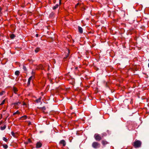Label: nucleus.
Listing matches in <instances>:
<instances>
[{
	"instance_id": "0eeeda50",
	"label": "nucleus",
	"mask_w": 149,
	"mask_h": 149,
	"mask_svg": "<svg viewBox=\"0 0 149 149\" xmlns=\"http://www.w3.org/2000/svg\"><path fill=\"white\" fill-rule=\"evenodd\" d=\"M32 75L29 78L31 80H32V81L35 78V76L34 74H33V72H32Z\"/></svg>"
},
{
	"instance_id": "ddd939ff",
	"label": "nucleus",
	"mask_w": 149,
	"mask_h": 149,
	"mask_svg": "<svg viewBox=\"0 0 149 149\" xmlns=\"http://www.w3.org/2000/svg\"><path fill=\"white\" fill-rule=\"evenodd\" d=\"M15 36L13 34H11L10 36V37L11 39H13L15 38Z\"/></svg>"
},
{
	"instance_id": "473e14b6",
	"label": "nucleus",
	"mask_w": 149,
	"mask_h": 149,
	"mask_svg": "<svg viewBox=\"0 0 149 149\" xmlns=\"http://www.w3.org/2000/svg\"><path fill=\"white\" fill-rule=\"evenodd\" d=\"M23 105H25V103H24V104H23Z\"/></svg>"
},
{
	"instance_id": "4be33fe9",
	"label": "nucleus",
	"mask_w": 149,
	"mask_h": 149,
	"mask_svg": "<svg viewBox=\"0 0 149 149\" xmlns=\"http://www.w3.org/2000/svg\"><path fill=\"white\" fill-rule=\"evenodd\" d=\"M3 140L5 142H7L8 141V139L5 137H3Z\"/></svg>"
},
{
	"instance_id": "f3484780",
	"label": "nucleus",
	"mask_w": 149,
	"mask_h": 149,
	"mask_svg": "<svg viewBox=\"0 0 149 149\" xmlns=\"http://www.w3.org/2000/svg\"><path fill=\"white\" fill-rule=\"evenodd\" d=\"M21 103V102H15L13 104L15 105L16 106V105H19V104H20Z\"/></svg>"
},
{
	"instance_id": "1a4fd4ad",
	"label": "nucleus",
	"mask_w": 149,
	"mask_h": 149,
	"mask_svg": "<svg viewBox=\"0 0 149 149\" xmlns=\"http://www.w3.org/2000/svg\"><path fill=\"white\" fill-rule=\"evenodd\" d=\"M78 30H79V32L81 33H83V29H82V28L80 27V26H78Z\"/></svg>"
},
{
	"instance_id": "6ab92c4d",
	"label": "nucleus",
	"mask_w": 149,
	"mask_h": 149,
	"mask_svg": "<svg viewBox=\"0 0 149 149\" xmlns=\"http://www.w3.org/2000/svg\"><path fill=\"white\" fill-rule=\"evenodd\" d=\"M11 134L14 137H16V136L15 133L13 132H11Z\"/></svg>"
},
{
	"instance_id": "9d476101",
	"label": "nucleus",
	"mask_w": 149,
	"mask_h": 149,
	"mask_svg": "<svg viewBox=\"0 0 149 149\" xmlns=\"http://www.w3.org/2000/svg\"><path fill=\"white\" fill-rule=\"evenodd\" d=\"M13 90L15 93L16 94L17 93V92L18 91L17 88H16L15 87H13Z\"/></svg>"
},
{
	"instance_id": "4468645a",
	"label": "nucleus",
	"mask_w": 149,
	"mask_h": 149,
	"mask_svg": "<svg viewBox=\"0 0 149 149\" xmlns=\"http://www.w3.org/2000/svg\"><path fill=\"white\" fill-rule=\"evenodd\" d=\"M6 125H4L3 126L1 127L0 129L1 130H4L6 129Z\"/></svg>"
},
{
	"instance_id": "9b49d317",
	"label": "nucleus",
	"mask_w": 149,
	"mask_h": 149,
	"mask_svg": "<svg viewBox=\"0 0 149 149\" xmlns=\"http://www.w3.org/2000/svg\"><path fill=\"white\" fill-rule=\"evenodd\" d=\"M40 50V49L39 47H37L35 50V52L36 53L38 52Z\"/></svg>"
},
{
	"instance_id": "72a5a7b5",
	"label": "nucleus",
	"mask_w": 149,
	"mask_h": 149,
	"mask_svg": "<svg viewBox=\"0 0 149 149\" xmlns=\"http://www.w3.org/2000/svg\"><path fill=\"white\" fill-rule=\"evenodd\" d=\"M148 67L149 68V63H148Z\"/></svg>"
},
{
	"instance_id": "5701e85b",
	"label": "nucleus",
	"mask_w": 149,
	"mask_h": 149,
	"mask_svg": "<svg viewBox=\"0 0 149 149\" xmlns=\"http://www.w3.org/2000/svg\"><path fill=\"white\" fill-rule=\"evenodd\" d=\"M19 114V112L18 111H17L16 112L14 113H13V115H14L16 114Z\"/></svg>"
},
{
	"instance_id": "39448f33",
	"label": "nucleus",
	"mask_w": 149,
	"mask_h": 149,
	"mask_svg": "<svg viewBox=\"0 0 149 149\" xmlns=\"http://www.w3.org/2000/svg\"><path fill=\"white\" fill-rule=\"evenodd\" d=\"M27 118V116L26 115H25L22 116L19 118V120H25Z\"/></svg>"
},
{
	"instance_id": "20e7f679",
	"label": "nucleus",
	"mask_w": 149,
	"mask_h": 149,
	"mask_svg": "<svg viewBox=\"0 0 149 149\" xmlns=\"http://www.w3.org/2000/svg\"><path fill=\"white\" fill-rule=\"evenodd\" d=\"M59 144L62 145L63 146H65L66 144V143L64 140H62L60 141Z\"/></svg>"
},
{
	"instance_id": "f704fd0d",
	"label": "nucleus",
	"mask_w": 149,
	"mask_h": 149,
	"mask_svg": "<svg viewBox=\"0 0 149 149\" xmlns=\"http://www.w3.org/2000/svg\"><path fill=\"white\" fill-rule=\"evenodd\" d=\"M30 123H29V125H30Z\"/></svg>"
},
{
	"instance_id": "a211bd4d",
	"label": "nucleus",
	"mask_w": 149,
	"mask_h": 149,
	"mask_svg": "<svg viewBox=\"0 0 149 149\" xmlns=\"http://www.w3.org/2000/svg\"><path fill=\"white\" fill-rule=\"evenodd\" d=\"M106 136L107 134L105 132H104L101 134V137L102 138L104 136Z\"/></svg>"
},
{
	"instance_id": "b1692460",
	"label": "nucleus",
	"mask_w": 149,
	"mask_h": 149,
	"mask_svg": "<svg viewBox=\"0 0 149 149\" xmlns=\"http://www.w3.org/2000/svg\"><path fill=\"white\" fill-rule=\"evenodd\" d=\"M5 102V100H3L2 101V102L0 104V105H2L3 104H4Z\"/></svg>"
},
{
	"instance_id": "aec40b11",
	"label": "nucleus",
	"mask_w": 149,
	"mask_h": 149,
	"mask_svg": "<svg viewBox=\"0 0 149 149\" xmlns=\"http://www.w3.org/2000/svg\"><path fill=\"white\" fill-rule=\"evenodd\" d=\"M41 99V98L40 97L38 99H37L36 100V102L37 103L39 102H40Z\"/></svg>"
},
{
	"instance_id": "7c9ffc66",
	"label": "nucleus",
	"mask_w": 149,
	"mask_h": 149,
	"mask_svg": "<svg viewBox=\"0 0 149 149\" xmlns=\"http://www.w3.org/2000/svg\"><path fill=\"white\" fill-rule=\"evenodd\" d=\"M79 3H77L76 4V6H78V5H79Z\"/></svg>"
},
{
	"instance_id": "f03ea898",
	"label": "nucleus",
	"mask_w": 149,
	"mask_h": 149,
	"mask_svg": "<svg viewBox=\"0 0 149 149\" xmlns=\"http://www.w3.org/2000/svg\"><path fill=\"white\" fill-rule=\"evenodd\" d=\"M92 146L94 148H97L100 147V144L97 142H94L92 144Z\"/></svg>"
},
{
	"instance_id": "c756f323",
	"label": "nucleus",
	"mask_w": 149,
	"mask_h": 149,
	"mask_svg": "<svg viewBox=\"0 0 149 149\" xmlns=\"http://www.w3.org/2000/svg\"><path fill=\"white\" fill-rule=\"evenodd\" d=\"M68 55H67L65 57H64V58H67L68 57Z\"/></svg>"
},
{
	"instance_id": "393cba45",
	"label": "nucleus",
	"mask_w": 149,
	"mask_h": 149,
	"mask_svg": "<svg viewBox=\"0 0 149 149\" xmlns=\"http://www.w3.org/2000/svg\"><path fill=\"white\" fill-rule=\"evenodd\" d=\"M40 109H41L42 110H45L46 109V108H45V107H40Z\"/></svg>"
},
{
	"instance_id": "bb28decb",
	"label": "nucleus",
	"mask_w": 149,
	"mask_h": 149,
	"mask_svg": "<svg viewBox=\"0 0 149 149\" xmlns=\"http://www.w3.org/2000/svg\"><path fill=\"white\" fill-rule=\"evenodd\" d=\"M4 92H2L1 93H0V95H3V93H4Z\"/></svg>"
},
{
	"instance_id": "dca6fc26",
	"label": "nucleus",
	"mask_w": 149,
	"mask_h": 149,
	"mask_svg": "<svg viewBox=\"0 0 149 149\" xmlns=\"http://www.w3.org/2000/svg\"><path fill=\"white\" fill-rule=\"evenodd\" d=\"M19 73H20L19 72L18 70L16 71L15 72V74L17 76H18L19 75Z\"/></svg>"
},
{
	"instance_id": "423d86ee",
	"label": "nucleus",
	"mask_w": 149,
	"mask_h": 149,
	"mask_svg": "<svg viewBox=\"0 0 149 149\" xmlns=\"http://www.w3.org/2000/svg\"><path fill=\"white\" fill-rule=\"evenodd\" d=\"M42 145V144L41 143L39 142L37 143L36 144V148H40Z\"/></svg>"
},
{
	"instance_id": "412c9836",
	"label": "nucleus",
	"mask_w": 149,
	"mask_h": 149,
	"mask_svg": "<svg viewBox=\"0 0 149 149\" xmlns=\"http://www.w3.org/2000/svg\"><path fill=\"white\" fill-rule=\"evenodd\" d=\"M3 147L5 149H6L8 148V146L7 145L5 144L3 145Z\"/></svg>"
},
{
	"instance_id": "2f4dec72",
	"label": "nucleus",
	"mask_w": 149,
	"mask_h": 149,
	"mask_svg": "<svg viewBox=\"0 0 149 149\" xmlns=\"http://www.w3.org/2000/svg\"><path fill=\"white\" fill-rule=\"evenodd\" d=\"M68 53H69V51L68 49Z\"/></svg>"
},
{
	"instance_id": "2eb2a0df",
	"label": "nucleus",
	"mask_w": 149,
	"mask_h": 149,
	"mask_svg": "<svg viewBox=\"0 0 149 149\" xmlns=\"http://www.w3.org/2000/svg\"><path fill=\"white\" fill-rule=\"evenodd\" d=\"M58 4H56L55 6H54L53 9V10H55L58 8Z\"/></svg>"
},
{
	"instance_id": "c85d7f7f",
	"label": "nucleus",
	"mask_w": 149,
	"mask_h": 149,
	"mask_svg": "<svg viewBox=\"0 0 149 149\" xmlns=\"http://www.w3.org/2000/svg\"><path fill=\"white\" fill-rule=\"evenodd\" d=\"M38 34H37L36 35V36L37 37H38Z\"/></svg>"
},
{
	"instance_id": "7ed1b4c3",
	"label": "nucleus",
	"mask_w": 149,
	"mask_h": 149,
	"mask_svg": "<svg viewBox=\"0 0 149 149\" xmlns=\"http://www.w3.org/2000/svg\"><path fill=\"white\" fill-rule=\"evenodd\" d=\"M94 138L97 141H100L102 139V137L100 135L98 134H95Z\"/></svg>"
},
{
	"instance_id": "cd10ccee",
	"label": "nucleus",
	"mask_w": 149,
	"mask_h": 149,
	"mask_svg": "<svg viewBox=\"0 0 149 149\" xmlns=\"http://www.w3.org/2000/svg\"><path fill=\"white\" fill-rule=\"evenodd\" d=\"M59 0V4H60L61 3V0Z\"/></svg>"
},
{
	"instance_id": "f257e3e1",
	"label": "nucleus",
	"mask_w": 149,
	"mask_h": 149,
	"mask_svg": "<svg viewBox=\"0 0 149 149\" xmlns=\"http://www.w3.org/2000/svg\"><path fill=\"white\" fill-rule=\"evenodd\" d=\"M141 142L139 140H135L133 143V146L135 148H137L141 147Z\"/></svg>"
},
{
	"instance_id": "a878e982",
	"label": "nucleus",
	"mask_w": 149,
	"mask_h": 149,
	"mask_svg": "<svg viewBox=\"0 0 149 149\" xmlns=\"http://www.w3.org/2000/svg\"><path fill=\"white\" fill-rule=\"evenodd\" d=\"M23 68L24 70H26V67L25 66H23Z\"/></svg>"
},
{
	"instance_id": "6e6552de",
	"label": "nucleus",
	"mask_w": 149,
	"mask_h": 149,
	"mask_svg": "<svg viewBox=\"0 0 149 149\" xmlns=\"http://www.w3.org/2000/svg\"><path fill=\"white\" fill-rule=\"evenodd\" d=\"M102 143L103 145H105L108 144V142L105 140H103L102 141Z\"/></svg>"
},
{
	"instance_id": "f8f14e48",
	"label": "nucleus",
	"mask_w": 149,
	"mask_h": 149,
	"mask_svg": "<svg viewBox=\"0 0 149 149\" xmlns=\"http://www.w3.org/2000/svg\"><path fill=\"white\" fill-rule=\"evenodd\" d=\"M32 81V80H31L29 78L28 80V82L27 83V86H29L30 85V82H31Z\"/></svg>"
}]
</instances>
